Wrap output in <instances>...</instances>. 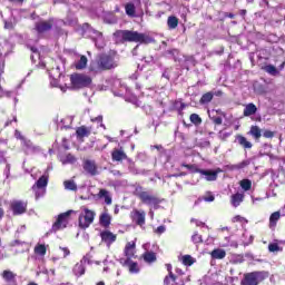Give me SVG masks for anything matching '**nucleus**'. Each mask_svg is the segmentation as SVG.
I'll use <instances>...</instances> for the list:
<instances>
[{
	"mask_svg": "<svg viewBox=\"0 0 285 285\" xmlns=\"http://www.w3.org/2000/svg\"><path fill=\"white\" fill-rule=\"evenodd\" d=\"M100 239L104 244H107V246H112V244L117 242V235L110 230H102L100 233Z\"/></svg>",
	"mask_w": 285,
	"mask_h": 285,
	"instance_id": "nucleus-12",
	"label": "nucleus"
},
{
	"mask_svg": "<svg viewBox=\"0 0 285 285\" xmlns=\"http://www.w3.org/2000/svg\"><path fill=\"white\" fill-rule=\"evenodd\" d=\"M189 121L194 124V126H202V117L197 114H191L189 116Z\"/></svg>",
	"mask_w": 285,
	"mask_h": 285,
	"instance_id": "nucleus-41",
	"label": "nucleus"
},
{
	"mask_svg": "<svg viewBox=\"0 0 285 285\" xmlns=\"http://www.w3.org/2000/svg\"><path fill=\"white\" fill-rule=\"evenodd\" d=\"M63 186L67 190L77 191V184L75 183V180H65Z\"/></svg>",
	"mask_w": 285,
	"mask_h": 285,
	"instance_id": "nucleus-42",
	"label": "nucleus"
},
{
	"mask_svg": "<svg viewBox=\"0 0 285 285\" xmlns=\"http://www.w3.org/2000/svg\"><path fill=\"white\" fill-rule=\"evenodd\" d=\"M268 250H269V253H278L279 245L277 243H271L268 245Z\"/></svg>",
	"mask_w": 285,
	"mask_h": 285,
	"instance_id": "nucleus-47",
	"label": "nucleus"
},
{
	"mask_svg": "<svg viewBox=\"0 0 285 285\" xmlns=\"http://www.w3.org/2000/svg\"><path fill=\"white\" fill-rule=\"evenodd\" d=\"M263 137H265V139H273V137H275V132L267 129L263 132Z\"/></svg>",
	"mask_w": 285,
	"mask_h": 285,
	"instance_id": "nucleus-49",
	"label": "nucleus"
},
{
	"mask_svg": "<svg viewBox=\"0 0 285 285\" xmlns=\"http://www.w3.org/2000/svg\"><path fill=\"white\" fill-rule=\"evenodd\" d=\"M82 168L88 175H91V177H95L97 175V164L95 160L85 159L82 163Z\"/></svg>",
	"mask_w": 285,
	"mask_h": 285,
	"instance_id": "nucleus-15",
	"label": "nucleus"
},
{
	"mask_svg": "<svg viewBox=\"0 0 285 285\" xmlns=\"http://www.w3.org/2000/svg\"><path fill=\"white\" fill-rule=\"evenodd\" d=\"M137 253V243L135 240L128 242L124 248L126 259H132Z\"/></svg>",
	"mask_w": 285,
	"mask_h": 285,
	"instance_id": "nucleus-13",
	"label": "nucleus"
},
{
	"mask_svg": "<svg viewBox=\"0 0 285 285\" xmlns=\"http://www.w3.org/2000/svg\"><path fill=\"white\" fill-rule=\"evenodd\" d=\"M247 166H250V160H243L238 164L229 165V170H244V168H247Z\"/></svg>",
	"mask_w": 285,
	"mask_h": 285,
	"instance_id": "nucleus-26",
	"label": "nucleus"
},
{
	"mask_svg": "<svg viewBox=\"0 0 285 285\" xmlns=\"http://www.w3.org/2000/svg\"><path fill=\"white\" fill-rule=\"evenodd\" d=\"M134 195L146 206L159 208V204H161V198L157 197V195L150 194V191L146 190L142 186H137L134 190Z\"/></svg>",
	"mask_w": 285,
	"mask_h": 285,
	"instance_id": "nucleus-3",
	"label": "nucleus"
},
{
	"mask_svg": "<svg viewBox=\"0 0 285 285\" xmlns=\"http://www.w3.org/2000/svg\"><path fill=\"white\" fill-rule=\"evenodd\" d=\"M119 263L121 264V266H124L125 268H128L129 273L131 275H137V273H139V264L137 262H134L132 258H120Z\"/></svg>",
	"mask_w": 285,
	"mask_h": 285,
	"instance_id": "nucleus-10",
	"label": "nucleus"
},
{
	"mask_svg": "<svg viewBox=\"0 0 285 285\" xmlns=\"http://www.w3.org/2000/svg\"><path fill=\"white\" fill-rule=\"evenodd\" d=\"M14 137H16V139H20V141H22V142L26 139V137L23 135H21V131H19V130H16Z\"/></svg>",
	"mask_w": 285,
	"mask_h": 285,
	"instance_id": "nucleus-54",
	"label": "nucleus"
},
{
	"mask_svg": "<svg viewBox=\"0 0 285 285\" xmlns=\"http://www.w3.org/2000/svg\"><path fill=\"white\" fill-rule=\"evenodd\" d=\"M243 217L237 215L233 218V222H242Z\"/></svg>",
	"mask_w": 285,
	"mask_h": 285,
	"instance_id": "nucleus-59",
	"label": "nucleus"
},
{
	"mask_svg": "<svg viewBox=\"0 0 285 285\" xmlns=\"http://www.w3.org/2000/svg\"><path fill=\"white\" fill-rule=\"evenodd\" d=\"M1 277L7 282V284H17V274L10 269H4Z\"/></svg>",
	"mask_w": 285,
	"mask_h": 285,
	"instance_id": "nucleus-18",
	"label": "nucleus"
},
{
	"mask_svg": "<svg viewBox=\"0 0 285 285\" xmlns=\"http://www.w3.org/2000/svg\"><path fill=\"white\" fill-rule=\"evenodd\" d=\"M91 132L92 128L82 125L76 129V137L77 139H83L86 137H90Z\"/></svg>",
	"mask_w": 285,
	"mask_h": 285,
	"instance_id": "nucleus-17",
	"label": "nucleus"
},
{
	"mask_svg": "<svg viewBox=\"0 0 285 285\" xmlns=\"http://www.w3.org/2000/svg\"><path fill=\"white\" fill-rule=\"evenodd\" d=\"M117 43H154L155 39L146 33L131 30H116L114 33Z\"/></svg>",
	"mask_w": 285,
	"mask_h": 285,
	"instance_id": "nucleus-1",
	"label": "nucleus"
},
{
	"mask_svg": "<svg viewBox=\"0 0 285 285\" xmlns=\"http://www.w3.org/2000/svg\"><path fill=\"white\" fill-rule=\"evenodd\" d=\"M246 12H247L246 9L240 10V16L246 17Z\"/></svg>",
	"mask_w": 285,
	"mask_h": 285,
	"instance_id": "nucleus-61",
	"label": "nucleus"
},
{
	"mask_svg": "<svg viewBox=\"0 0 285 285\" xmlns=\"http://www.w3.org/2000/svg\"><path fill=\"white\" fill-rule=\"evenodd\" d=\"M86 66H88V57L81 56L79 61L75 63L76 70H85Z\"/></svg>",
	"mask_w": 285,
	"mask_h": 285,
	"instance_id": "nucleus-33",
	"label": "nucleus"
},
{
	"mask_svg": "<svg viewBox=\"0 0 285 285\" xmlns=\"http://www.w3.org/2000/svg\"><path fill=\"white\" fill-rule=\"evenodd\" d=\"M98 199H105V204H107V206H110V204H112V197L110 196V191H108L107 189L99 190Z\"/></svg>",
	"mask_w": 285,
	"mask_h": 285,
	"instance_id": "nucleus-23",
	"label": "nucleus"
},
{
	"mask_svg": "<svg viewBox=\"0 0 285 285\" xmlns=\"http://www.w3.org/2000/svg\"><path fill=\"white\" fill-rule=\"evenodd\" d=\"M285 68V61L282 62V65L279 66V70H284Z\"/></svg>",
	"mask_w": 285,
	"mask_h": 285,
	"instance_id": "nucleus-63",
	"label": "nucleus"
},
{
	"mask_svg": "<svg viewBox=\"0 0 285 285\" xmlns=\"http://www.w3.org/2000/svg\"><path fill=\"white\" fill-rule=\"evenodd\" d=\"M237 141H238L239 146H242L245 149L253 148V142L248 141V139H246V137H244L242 135L237 136Z\"/></svg>",
	"mask_w": 285,
	"mask_h": 285,
	"instance_id": "nucleus-31",
	"label": "nucleus"
},
{
	"mask_svg": "<svg viewBox=\"0 0 285 285\" xmlns=\"http://www.w3.org/2000/svg\"><path fill=\"white\" fill-rule=\"evenodd\" d=\"M232 205L234 206V208H237V206H239V204H242V202H244V194L240 193H236L234 195H232Z\"/></svg>",
	"mask_w": 285,
	"mask_h": 285,
	"instance_id": "nucleus-28",
	"label": "nucleus"
},
{
	"mask_svg": "<svg viewBox=\"0 0 285 285\" xmlns=\"http://www.w3.org/2000/svg\"><path fill=\"white\" fill-rule=\"evenodd\" d=\"M282 214L279 212H274L271 216H269V228H275V226H277V222L278 219H281Z\"/></svg>",
	"mask_w": 285,
	"mask_h": 285,
	"instance_id": "nucleus-30",
	"label": "nucleus"
},
{
	"mask_svg": "<svg viewBox=\"0 0 285 285\" xmlns=\"http://www.w3.org/2000/svg\"><path fill=\"white\" fill-rule=\"evenodd\" d=\"M33 253L36 255H40V257H46V254L48 253V248L43 244H37L35 246Z\"/></svg>",
	"mask_w": 285,
	"mask_h": 285,
	"instance_id": "nucleus-29",
	"label": "nucleus"
},
{
	"mask_svg": "<svg viewBox=\"0 0 285 285\" xmlns=\"http://www.w3.org/2000/svg\"><path fill=\"white\" fill-rule=\"evenodd\" d=\"M61 250L63 253V257H68V255H70V249H68V247H62Z\"/></svg>",
	"mask_w": 285,
	"mask_h": 285,
	"instance_id": "nucleus-56",
	"label": "nucleus"
},
{
	"mask_svg": "<svg viewBox=\"0 0 285 285\" xmlns=\"http://www.w3.org/2000/svg\"><path fill=\"white\" fill-rule=\"evenodd\" d=\"M70 83V90H81L90 87L92 83V78L86 73H71Z\"/></svg>",
	"mask_w": 285,
	"mask_h": 285,
	"instance_id": "nucleus-4",
	"label": "nucleus"
},
{
	"mask_svg": "<svg viewBox=\"0 0 285 285\" xmlns=\"http://www.w3.org/2000/svg\"><path fill=\"white\" fill-rule=\"evenodd\" d=\"M257 114V106L253 102H249L245 106L243 115L244 117H252V115Z\"/></svg>",
	"mask_w": 285,
	"mask_h": 285,
	"instance_id": "nucleus-22",
	"label": "nucleus"
},
{
	"mask_svg": "<svg viewBox=\"0 0 285 285\" xmlns=\"http://www.w3.org/2000/svg\"><path fill=\"white\" fill-rule=\"evenodd\" d=\"M96 285H106V283L104 281H100Z\"/></svg>",
	"mask_w": 285,
	"mask_h": 285,
	"instance_id": "nucleus-64",
	"label": "nucleus"
},
{
	"mask_svg": "<svg viewBox=\"0 0 285 285\" xmlns=\"http://www.w3.org/2000/svg\"><path fill=\"white\" fill-rule=\"evenodd\" d=\"M181 168H187V170H190V173H199V168H197V165H188L186 163H183L181 165Z\"/></svg>",
	"mask_w": 285,
	"mask_h": 285,
	"instance_id": "nucleus-44",
	"label": "nucleus"
},
{
	"mask_svg": "<svg viewBox=\"0 0 285 285\" xmlns=\"http://www.w3.org/2000/svg\"><path fill=\"white\" fill-rule=\"evenodd\" d=\"M73 273L77 275V277H81V275L86 274V267L83 264H76L73 267Z\"/></svg>",
	"mask_w": 285,
	"mask_h": 285,
	"instance_id": "nucleus-38",
	"label": "nucleus"
},
{
	"mask_svg": "<svg viewBox=\"0 0 285 285\" xmlns=\"http://www.w3.org/2000/svg\"><path fill=\"white\" fill-rule=\"evenodd\" d=\"M166 271H167V275H175V273H173V264L167 263L165 264Z\"/></svg>",
	"mask_w": 285,
	"mask_h": 285,
	"instance_id": "nucleus-52",
	"label": "nucleus"
},
{
	"mask_svg": "<svg viewBox=\"0 0 285 285\" xmlns=\"http://www.w3.org/2000/svg\"><path fill=\"white\" fill-rule=\"evenodd\" d=\"M22 147L26 148L27 153H39V150H41L39 146H35V144H32V140H28L27 138L22 140Z\"/></svg>",
	"mask_w": 285,
	"mask_h": 285,
	"instance_id": "nucleus-20",
	"label": "nucleus"
},
{
	"mask_svg": "<svg viewBox=\"0 0 285 285\" xmlns=\"http://www.w3.org/2000/svg\"><path fill=\"white\" fill-rule=\"evenodd\" d=\"M85 214H80L78 218V226L81 230H86V228H90V225L95 222V217H97V213L92 209L83 208Z\"/></svg>",
	"mask_w": 285,
	"mask_h": 285,
	"instance_id": "nucleus-6",
	"label": "nucleus"
},
{
	"mask_svg": "<svg viewBox=\"0 0 285 285\" xmlns=\"http://www.w3.org/2000/svg\"><path fill=\"white\" fill-rule=\"evenodd\" d=\"M156 235H164L166 233V226L160 225L155 229Z\"/></svg>",
	"mask_w": 285,
	"mask_h": 285,
	"instance_id": "nucleus-50",
	"label": "nucleus"
},
{
	"mask_svg": "<svg viewBox=\"0 0 285 285\" xmlns=\"http://www.w3.org/2000/svg\"><path fill=\"white\" fill-rule=\"evenodd\" d=\"M239 185H240V188H243V190L245 191H248L253 188V181L248 178L240 180Z\"/></svg>",
	"mask_w": 285,
	"mask_h": 285,
	"instance_id": "nucleus-37",
	"label": "nucleus"
},
{
	"mask_svg": "<svg viewBox=\"0 0 285 285\" xmlns=\"http://www.w3.org/2000/svg\"><path fill=\"white\" fill-rule=\"evenodd\" d=\"M52 26H55L53 18L40 20L35 23L33 30L37 31V35H46V32H50V30H52Z\"/></svg>",
	"mask_w": 285,
	"mask_h": 285,
	"instance_id": "nucleus-9",
	"label": "nucleus"
},
{
	"mask_svg": "<svg viewBox=\"0 0 285 285\" xmlns=\"http://www.w3.org/2000/svg\"><path fill=\"white\" fill-rule=\"evenodd\" d=\"M212 259H224L226 257V250L222 248H216L210 252Z\"/></svg>",
	"mask_w": 285,
	"mask_h": 285,
	"instance_id": "nucleus-25",
	"label": "nucleus"
},
{
	"mask_svg": "<svg viewBox=\"0 0 285 285\" xmlns=\"http://www.w3.org/2000/svg\"><path fill=\"white\" fill-rule=\"evenodd\" d=\"M117 68V61H115V57L108 53H101L98 56L96 61L90 65L91 72H104L106 70H112Z\"/></svg>",
	"mask_w": 285,
	"mask_h": 285,
	"instance_id": "nucleus-2",
	"label": "nucleus"
},
{
	"mask_svg": "<svg viewBox=\"0 0 285 285\" xmlns=\"http://www.w3.org/2000/svg\"><path fill=\"white\" fill-rule=\"evenodd\" d=\"M112 222V216L108 214V212H104L99 216V224L102 226V228H110V224Z\"/></svg>",
	"mask_w": 285,
	"mask_h": 285,
	"instance_id": "nucleus-19",
	"label": "nucleus"
},
{
	"mask_svg": "<svg viewBox=\"0 0 285 285\" xmlns=\"http://www.w3.org/2000/svg\"><path fill=\"white\" fill-rule=\"evenodd\" d=\"M265 72H267L268 75H272V77H277V75H279V71L277 70V68L273 65H267L264 67Z\"/></svg>",
	"mask_w": 285,
	"mask_h": 285,
	"instance_id": "nucleus-39",
	"label": "nucleus"
},
{
	"mask_svg": "<svg viewBox=\"0 0 285 285\" xmlns=\"http://www.w3.org/2000/svg\"><path fill=\"white\" fill-rule=\"evenodd\" d=\"M249 134L252 137H254V139H256V141L262 138V129L258 126H252Z\"/></svg>",
	"mask_w": 285,
	"mask_h": 285,
	"instance_id": "nucleus-34",
	"label": "nucleus"
},
{
	"mask_svg": "<svg viewBox=\"0 0 285 285\" xmlns=\"http://www.w3.org/2000/svg\"><path fill=\"white\" fill-rule=\"evenodd\" d=\"M174 110H177L179 115H181L186 108V105L181 100H175L173 102Z\"/></svg>",
	"mask_w": 285,
	"mask_h": 285,
	"instance_id": "nucleus-35",
	"label": "nucleus"
},
{
	"mask_svg": "<svg viewBox=\"0 0 285 285\" xmlns=\"http://www.w3.org/2000/svg\"><path fill=\"white\" fill-rule=\"evenodd\" d=\"M213 122L215 124V126H222V124H224V120L222 119V117H214Z\"/></svg>",
	"mask_w": 285,
	"mask_h": 285,
	"instance_id": "nucleus-51",
	"label": "nucleus"
},
{
	"mask_svg": "<svg viewBox=\"0 0 285 285\" xmlns=\"http://www.w3.org/2000/svg\"><path fill=\"white\" fill-rule=\"evenodd\" d=\"M125 11L128 17H135L136 8L134 3H127L125 6Z\"/></svg>",
	"mask_w": 285,
	"mask_h": 285,
	"instance_id": "nucleus-40",
	"label": "nucleus"
},
{
	"mask_svg": "<svg viewBox=\"0 0 285 285\" xmlns=\"http://www.w3.org/2000/svg\"><path fill=\"white\" fill-rule=\"evenodd\" d=\"M191 242H194L195 244H203L204 243V238H202V235H199V233L196 232L191 236Z\"/></svg>",
	"mask_w": 285,
	"mask_h": 285,
	"instance_id": "nucleus-46",
	"label": "nucleus"
},
{
	"mask_svg": "<svg viewBox=\"0 0 285 285\" xmlns=\"http://www.w3.org/2000/svg\"><path fill=\"white\" fill-rule=\"evenodd\" d=\"M175 273L177 277H183V275H186V273L184 272V269H181V267H176Z\"/></svg>",
	"mask_w": 285,
	"mask_h": 285,
	"instance_id": "nucleus-53",
	"label": "nucleus"
},
{
	"mask_svg": "<svg viewBox=\"0 0 285 285\" xmlns=\"http://www.w3.org/2000/svg\"><path fill=\"white\" fill-rule=\"evenodd\" d=\"M10 210L13 217H19L20 215H26L28 213V202L26 200H12L10 203Z\"/></svg>",
	"mask_w": 285,
	"mask_h": 285,
	"instance_id": "nucleus-8",
	"label": "nucleus"
},
{
	"mask_svg": "<svg viewBox=\"0 0 285 285\" xmlns=\"http://www.w3.org/2000/svg\"><path fill=\"white\" fill-rule=\"evenodd\" d=\"M222 173V168H217L216 170L210 169H200L199 175H204L206 177V181H217V176Z\"/></svg>",
	"mask_w": 285,
	"mask_h": 285,
	"instance_id": "nucleus-14",
	"label": "nucleus"
},
{
	"mask_svg": "<svg viewBox=\"0 0 285 285\" xmlns=\"http://www.w3.org/2000/svg\"><path fill=\"white\" fill-rule=\"evenodd\" d=\"M264 279H266L264 272H249L244 274L240 285H259Z\"/></svg>",
	"mask_w": 285,
	"mask_h": 285,
	"instance_id": "nucleus-5",
	"label": "nucleus"
},
{
	"mask_svg": "<svg viewBox=\"0 0 285 285\" xmlns=\"http://www.w3.org/2000/svg\"><path fill=\"white\" fill-rule=\"evenodd\" d=\"M142 259L146 264H155V262H157V254L155 252H145Z\"/></svg>",
	"mask_w": 285,
	"mask_h": 285,
	"instance_id": "nucleus-24",
	"label": "nucleus"
},
{
	"mask_svg": "<svg viewBox=\"0 0 285 285\" xmlns=\"http://www.w3.org/2000/svg\"><path fill=\"white\" fill-rule=\"evenodd\" d=\"M167 26L169 30H175L179 26V19L175 16H169L167 19Z\"/></svg>",
	"mask_w": 285,
	"mask_h": 285,
	"instance_id": "nucleus-32",
	"label": "nucleus"
},
{
	"mask_svg": "<svg viewBox=\"0 0 285 285\" xmlns=\"http://www.w3.org/2000/svg\"><path fill=\"white\" fill-rule=\"evenodd\" d=\"M7 1H9V3H19L20 6H22L26 0H7Z\"/></svg>",
	"mask_w": 285,
	"mask_h": 285,
	"instance_id": "nucleus-57",
	"label": "nucleus"
},
{
	"mask_svg": "<svg viewBox=\"0 0 285 285\" xmlns=\"http://www.w3.org/2000/svg\"><path fill=\"white\" fill-rule=\"evenodd\" d=\"M114 214H115V215H119V207H116V208L114 209Z\"/></svg>",
	"mask_w": 285,
	"mask_h": 285,
	"instance_id": "nucleus-62",
	"label": "nucleus"
},
{
	"mask_svg": "<svg viewBox=\"0 0 285 285\" xmlns=\"http://www.w3.org/2000/svg\"><path fill=\"white\" fill-rule=\"evenodd\" d=\"M167 52H168V55H179V50L178 49H170Z\"/></svg>",
	"mask_w": 285,
	"mask_h": 285,
	"instance_id": "nucleus-58",
	"label": "nucleus"
},
{
	"mask_svg": "<svg viewBox=\"0 0 285 285\" xmlns=\"http://www.w3.org/2000/svg\"><path fill=\"white\" fill-rule=\"evenodd\" d=\"M183 264L184 266H193V264H195V258L190 255H185L183 256Z\"/></svg>",
	"mask_w": 285,
	"mask_h": 285,
	"instance_id": "nucleus-43",
	"label": "nucleus"
},
{
	"mask_svg": "<svg viewBox=\"0 0 285 285\" xmlns=\"http://www.w3.org/2000/svg\"><path fill=\"white\" fill-rule=\"evenodd\" d=\"M215 97V94H213V91H208L206 94H204L200 99H199V104L202 106H206V104H210V101H213V98Z\"/></svg>",
	"mask_w": 285,
	"mask_h": 285,
	"instance_id": "nucleus-27",
	"label": "nucleus"
},
{
	"mask_svg": "<svg viewBox=\"0 0 285 285\" xmlns=\"http://www.w3.org/2000/svg\"><path fill=\"white\" fill-rule=\"evenodd\" d=\"M70 215H72V210H68L58 215V218L52 224L51 230L53 233H58V230H63V228H68V223L70 222Z\"/></svg>",
	"mask_w": 285,
	"mask_h": 285,
	"instance_id": "nucleus-7",
	"label": "nucleus"
},
{
	"mask_svg": "<svg viewBox=\"0 0 285 285\" xmlns=\"http://www.w3.org/2000/svg\"><path fill=\"white\" fill-rule=\"evenodd\" d=\"M130 218L135 223L136 226H145L146 225V212L134 209L130 213Z\"/></svg>",
	"mask_w": 285,
	"mask_h": 285,
	"instance_id": "nucleus-11",
	"label": "nucleus"
},
{
	"mask_svg": "<svg viewBox=\"0 0 285 285\" xmlns=\"http://www.w3.org/2000/svg\"><path fill=\"white\" fill-rule=\"evenodd\" d=\"M4 28L6 30H13L14 24H12V22L4 21Z\"/></svg>",
	"mask_w": 285,
	"mask_h": 285,
	"instance_id": "nucleus-55",
	"label": "nucleus"
},
{
	"mask_svg": "<svg viewBox=\"0 0 285 285\" xmlns=\"http://www.w3.org/2000/svg\"><path fill=\"white\" fill-rule=\"evenodd\" d=\"M90 122L91 124H100L101 128H106V126L104 125V116H97L95 118H90Z\"/></svg>",
	"mask_w": 285,
	"mask_h": 285,
	"instance_id": "nucleus-45",
	"label": "nucleus"
},
{
	"mask_svg": "<svg viewBox=\"0 0 285 285\" xmlns=\"http://www.w3.org/2000/svg\"><path fill=\"white\" fill-rule=\"evenodd\" d=\"M175 282H177V275H175V274H167L164 277L163 285H173V284H175Z\"/></svg>",
	"mask_w": 285,
	"mask_h": 285,
	"instance_id": "nucleus-36",
	"label": "nucleus"
},
{
	"mask_svg": "<svg viewBox=\"0 0 285 285\" xmlns=\"http://www.w3.org/2000/svg\"><path fill=\"white\" fill-rule=\"evenodd\" d=\"M111 159L112 161H124L126 159H128V155H126V151H124V148H115L112 151H111Z\"/></svg>",
	"mask_w": 285,
	"mask_h": 285,
	"instance_id": "nucleus-16",
	"label": "nucleus"
},
{
	"mask_svg": "<svg viewBox=\"0 0 285 285\" xmlns=\"http://www.w3.org/2000/svg\"><path fill=\"white\" fill-rule=\"evenodd\" d=\"M48 179L49 176L48 175H42L37 181L36 184L32 186V190H37L41 189V188H46L48 186Z\"/></svg>",
	"mask_w": 285,
	"mask_h": 285,
	"instance_id": "nucleus-21",
	"label": "nucleus"
},
{
	"mask_svg": "<svg viewBox=\"0 0 285 285\" xmlns=\"http://www.w3.org/2000/svg\"><path fill=\"white\" fill-rule=\"evenodd\" d=\"M3 215H6V212H3V208H0V219H3Z\"/></svg>",
	"mask_w": 285,
	"mask_h": 285,
	"instance_id": "nucleus-60",
	"label": "nucleus"
},
{
	"mask_svg": "<svg viewBox=\"0 0 285 285\" xmlns=\"http://www.w3.org/2000/svg\"><path fill=\"white\" fill-rule=\"evenodd\" d=\"M75 161H77V158L72 154H68L66 156V163L67 164H75Z\"/></svg>",
	"mask_w": 285,
	"mask_h": 285,
	"instance_id": "nucleus-48",
	"label": "nucleus"
}]
</instances>
